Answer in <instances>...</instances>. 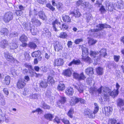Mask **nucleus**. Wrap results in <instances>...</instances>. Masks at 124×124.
I'll list each match as a JSON object with an SVG mask.
<instances>
[{"instance_id": "nucleus-1", "label": "nucleus", "mask_w": 124, "mask_h": 124, "mask_svg": "<svg viewBox=\"0 0 124 124\" xmlns=\"http://www.w3.org/2000/svg\"><path fill=\"white\" fill-rule=\"evenodd\" d=\"M70 101V104L71 106L74 105L79 102L81 103L84 104L85 102V100L81 98H78L75 96L71 98Z\"/></svg>"}, {"instance_id": "nucleus-2", "label": "nucleus", "mask_w": 124, "mask_h": 124, "mask_svg": "<svg viewBox=\"0 0 124 124\" xmlns=\"http://www.w3.org/2000/svg\"><path fill=\"white\" fill-rule=\"evenodd\" d=\"M96 27L97 28L91 30V31L93 32H98L102 30L105 28H111L110 26L106 24H99L98 25H97Z\"/></svg>"}, {"instance_id": "nucleus-3", "label": "nucleus", "mask_w": 124, "mask_h": 124, "mask_svg": "<svg viewBox=\"0 0 124 124\" xmlns=\"http://www.w3.org/2000/svg\"><path fill=\"white\" fill-rule=\"evenodd\" d=\"M13 15L12 12H8L4 14L3 20L5 22L8 23L13 19Z\"/></svg>"}, {"instance_id": "nucleus-4", "label": "nucleus", "mask_w": 124, "mask_h": 124, "mask_svg": "<svg viewBox=\"0 0 124 124\" xmlns=\"http://www.w3.org/2000/svg\"><path fill=\"white\" fill-rule=\"evenodd\" d=\"M54 44V50L55 51L58 52L62 50V46L61 43L59 41H56Z\"/></svg>"}, {"instance_id": "nucleus-5", "label": "nucleus", "mask_w": 124, "mask_h": 124, "mask_svg": "<svg viewBox=\"0 0 124 124\" xmlns=\"http://www.w3.org/2000/svg\"><path fill=\"white\" fill-rule=\"evenodd\" d=\"M102 112L106 116L110 115L112 111V108L109 107H105L102 108Z\"/></svg>"}, {"instance_id": "nucleus-6", "label": "nucleus", "mask_w": 124, "mask_h": 124, "mask_svg": "<svg viewBox=\"0 0 124 124\" xmlns=\"http://www.w3.org/2000/svg\"><path fill=\"white\" fill-rule=\"evenodd\" d=\"M54 31H57V28L60 27L61 26V23L58 20L56 19L52 23Z\"/></svg>"}, {"instance_id": "nucleus-7", "label": "nucleus", "mask_w": 124, "mask_h": 124, "mask_svg": "<svg viewBox=\"0 0 124 124\" xmlns=\"http://www.w3.org/2000/svg\"><path fill=\"white\" fill-rule=\"evenodd\" d=\"M18 46L17 40H13L10 43L9 48L11 49H16Z\"/></svg>"}, {"instance_id": "nucleus-8", "label": "nucleus", "mask_w": 124, "mask_h": 124, "mask_svg": "<svg viewBox=\"0 0 124 124\" xmlns=\"http://www.w3.org/2000/svg\"><path fill=\"white\" fill-rule=\"evenodd\" d=\"M41 52L39 51H35L33 52L31 54L32 56L33 57H37L39 61H41L42 57L40 55Z\"/></svg>"}, {"instance_id": "nucleus-9", "label": "nucleus", "mask_w": 124, "mask_h": 124, "mask_svg": "<svg viewBox=\"0 0 124 124\" xmlns=\"http://www.w3.org/2000/svg\"><path fill=\"white\" fill-rule=\"evenodd\" d=\"M117 106L120 108L121 110L123 111L124 110V108L122 107L124 105V100L120 98L118 99L116 101Z\"/></svg>"}, {"instance_id": "nucleus-10", "label": "nucleus", "mask_w": 124, "mask_h": 124, "mask_svg": "<svg viewBox=\"0 0 124 124\" xmlns=\"http://www.w3.org/2000/svg\"><path fill=\"white\" fill-rule=\"evenodd\" d=\"M25 80L23 79H19L17 82V86L19 89H22L23 88L26 84Z\"/></svg>"}, {"instance_id": "nucleus-11", "label": "nucleus", "mask_w": 124, "mask_h": 124, "mask_svg": "<svg viewBox=\"0 0 124 124\" xmlns=\"http://www.w3.org/2000/svg\"><path fill=\"white\" fill-rule=\"evenodd\" d=\"M31 22L34 25L37 27L40 26L41 23L40 21L35 18H33L31 19Z\"/></svg>"}, {"instance_id": "nucleus-12", "label": "nucleus", "mask_w": 124, "mask_h": 124, "mask_svg": "<svg viewBox=\"0 0 124 124\" xmlns=\"http://www.w3.org/2000/svg\"><path fill=\"white\" fill-rule=\"evenodd\" d=\"M73 86L74 88L77 89L79 93H83L84 90V86L83 85L80 84L77 86L76 85H74Z\"/></svg>"}, {"instance_id": "nucleus-13", "label": "nucleus", "mask_w": 124, "mask_h": 124, "mask_svg": "<svg viewBox=\"0 0 124 124\" xmlns=\"http://www.w3.org/2000/svg\"><path fill=\"white\" fill-rule=\"evenodd\" d=\"M84 113L85 115H88L89 118H93L95 117V115L89 109H85Z\"/></svg>"}, {"instance_id": "nucleus-14", "label": "nucleus", "mask_w": 124, "mask_h": 124, "mask_svg": "<svg viewBox=\"0 0 124 124\" xmlns=\"http://www.w3.org/2000/svg\"><path fill=\"white\" fill-rule=\"evenodd\" d=\"M8 43L6 40L3 39L0 42V47L3 48H5L8 45Z\"/></svg>"}, {"instance_id": "nucleus-15", "label": "nucleus", "mask_w": 124, "mask_h": 124, "mask_svg": "<svg viewBox=\"0 0 124 124\" xmlns=\"http://www.w3.org/2000/svg\"><path fill=\"white\" fill-rule=\"evenodd\" d=\"M4 56L7 60L8 61L11 62L14 60V58L8 52L5 53Z\"/></svg>"}, {"instance_id": "nucleus-16", "label": "nucleus", "mask_w": 124, "mask_h": 124, "mask_svg": "<svg viewBox=\"0 0 124 124\" xmlns=\"http://www.w3.org/2000/svg\"><path fill=\"white\" fill-rule=\"evenodd\" d=\"M64 62L63 60L61 58L57 59L54 60L55 66H59L62 65Z\"/></svg>"}, {"instance_id": "nucleus-17", "label": "nucleus", "mask_w": 124, "mask_h": 124, "mask_svg": "<svg viewBox=\"0 0 124 124\" xmlns=\"http://www.w3.org/2000/svg\"><path fill=\"white\" fill-rule=\"evenodd\" d=\"M66 101V97H61L60 99L57 102V105L59 107L61 105L64 104Z\"/></svg>"}, {"instance_id": "nucleus-18", "label": "nucleus", "mask_w": 124, "mask_h": 124, "mask_svg": "<svg viewBox=\"0 0 124 124\" xmlns=\"http://www.w3.org/2000/svg\"><path fill=\"white\" fill-rule=\"evenodd\" d=\"M31 24L30 23H23L22 24V26L26 31H28L30 29Z\"/></svg>"}, {"instance_id": "nucleus-19", "label": "nucleus", "mask_w": 124, "mask_h": 124, "mask_svg": "<svg viewBox=\"0 0 124 124\" xmlns=\"http://www.w3.org/2000/svg\"><path fill=\"white\" fill-rule=\"evenodd\" d=\"M75 11L73 12H71L70 14H72L73 16H74L75 17H78L80 16L81 14L79 12V9L77 8L76 10L75 9Z\"/></svg>"}, {"instance_id": "nucleus-20", "label": "nucleus", "mask_w": 124, "mask_h": 124, "mask_svg": "<svg viewBox=\"0 0 124 124\" xmlns=\"http://www.w3.org/2000/svg\"><path fill=\"white\" fill-rule=\"evenodd\" d=\"M38 14V13L37 10L34 9L32 11L30 10L29 14V16L30 17L35 18V16H37Z\"/></svg>"}, {"instance_id": "nucleus-21", "label": "nucleus", "mask_w": 124, "mask_h": 124, "mask_svg": "<svg viewBox=\"0 0 124 124\" xmlns=\"http://www.w3.org/2000/svg\"><path fill=\"white\" fill-rule=\"evenodd\" d=\"M81 48L82 51V56L84 57V55H87L88 54V49L87 48H86L84 46L82 45Z\"/></svg>"}, {"instance_id": "nucleus-22", "label": "nucleus", "mask_w": 124, "mask_h": 124, "mask_svg": "<svg viewBox=\"0 0 124 124\" xmlns=\"http://www.w3.org/2000/svg\"><path fill=\"white\" fill-rule=\"evenodd\" d=\"M85 72L87 74L89 75L94 74L93 68L90 67H88L85 70Z\"/></svg>"}, {"instance_id": "nucleus-23", "label": "nucleus", "mask_w": 124, "mask_h": 124, "mask_svg": "<svg viewBox=\"0 0 124 124\" xmlns=\"http://www.w3.org/2000/svg\"><path fill=\"white\" fill-rule=\"evenodd\" d=\"M62 19L64 22H66L69 24L71 22V19L68 16L65 15L62 17Z\"/></svg>"}, {"instance_id": "nucleus-24", "label": "nucleus", "mask_w": 124, "mask_h": 124, "mask_svg": "<svg viewBox=\"0 0 124 124\" xmlns=\"http://www.w3.org/2000/svg\"><path fill=\"white\" fill-rule=\"evenodd\" d=\"M38 14L39 17L40 19L43 20H44L45 19L46 16L44 12L43 11H39L38 12Z\"/></svg>"}, {"instance_id": "nucleus-25", "label": "nucleus", "mask_w": 124, "mask_h": 124, "mask_svg": "<svg viewBox=\"0 0 124 124\" xmlns=\"http://www.w3.org/2000/svg\"><path fill=\"white\" fill-rule=\"evenodd\" d=\"M74 91L73 89L71 88H67L65 91L67 94L68 95H72L74 93Z\"/></svg>"}, {"instance_id": "nucleus-26", "label": "nucleus", "mask_w": 124, "mask_h": 124, "mask_svg": "<svg viewBox=\"0 0 124 124\" xmlns=\"http://www.w3.org/2000/svg\"><path fill=\"white\" fill-rule=\"evenodd\" d=\"M19 40L22 43H25L27 41L28 38L24 35H22L19 38Z\"/></svg>"}, {"instance_id": "nucleus-27", "label": "nucleus", "mask_w": 124, "mask_h": 124, "mask_svg": "<svg viewBox=\"0 0 124 124\" xmlns=\"http://www.w3.org/2000/svg\"><path fill=\"white\" fill-rule=\"evenodd\" d=\"M100 53V57H104L107 55L106 50L105 49H101L99 51Z\"/></svg>"}, {"instance_id": "nucleus-28", "label": "nucleus", "mask_w": 124, "mask_h": 124, "mask_svg": "<svg viewBox=\"0 0 124 124\" xmlns=\"http://www.w3.org/2000/svg\"><path fill=\"white\" fill-rule=\"evenodd\" d=\"M65 86L63 82H60L57 87V89L59 90L62 91L65 89Z\"/></svg>"}, {"instance_id": "nucleus-29", "label": "nucleus", "mask_w": 124, "mask_h": 124, "mask_svg": "<svg viewBox=\"0 0 124 124\" xmlns=\"http://www.w3.org/2000/svg\"><path fill=\"white\" fill-rule=\"evenodd\" d=\"M97 73L99 75H103V68L100 67H99L96 69Z\"/></svg>"}, {"instance_id": "nucleus-30", "label": "nucleus", "mask_w": 124, "mask_h": 124, "mask_svg": "<svg viewBox=\"0 0 124 124\" xmlns=\"http://www.w3.org/2000/svg\"><path fill=\"white\" fill-rule=\"evenodd\" d=\"M10 77L9 76H6L3 81V83L7 85H8L10 83Z\"/></svg>"}, {"instance_id": "nucleus-31", "label": "nucleus", "mask_w": 124, "mask_h": 124, "mask_svg": "<svg viewBox=\"0 0 124 124\" xmlns=\"http://www.w3.org/2000/svg\"><path fill=\"white\" fill-rule=\"evenodd\" d=\"M106 5L107 7V10H109L110 11H111L113 10V9L114 8V6L113 4L111 3H106Z\"/></svg>"}, {"instance_id": "nucleus-32", "label": "nucleus", "mask_w": 124, "mask_h": 124, "mask_svg": "<svg viewBox=\"0 0 124 124\" xmlns=\"http://www.w3.org/2000/svg\"><path fill=\"white\" fill-rule=\"evenodd\" d=\"M64 75L67 76H70L71 75V71L70 69L65 70L63 73Z\"/></svg>"}, {"instance_id": "nucleus-33", "label": "nucleus", "mask_w": 124, "mask_h": 124, "mask_svg": "<svg viewBox=\"0 0 124 124\" xmlns=\"http://www.w3.org/2000/svg\"><path fill=\"white\" fill-rule=\"evenodd\" d=\"M85 57V55H84V57L82 56V59L83 60L87 63H91L92 62L91 58L89 57Z\"/></svg>"}, {"instance_id": "nucleus-34", "label": "nucleus", "mask_w": 124, "mask_h": 124, "mask_svg": "<svg viewBox=\"0 0 124 124\" xmlns=\"http://www.w3.org/2000/svg\"><path fill=\"white\" fill-rule=\"evenodd\" d=\"M45 118L49 121H51L53 117V116L50 114H47L44 115Z\"/></svg>"}, {"instance_id": "nucleus-35", "label": "nucleus", "mask_w": 124, "mask_h": 124, "mask_svg": "<svg viewBox=\"0 0 124 124\" xmlns=\"http://www.w3.org/2000/svg\"><path fill=\"white\" fill-rule=\"evenodd\" d=\"M118 93V92L116 90H114L111 92L109 94L110 95L113 97L116 96Z\"/></svg>"}, {"instance_id": "nucleus-36", "label": "nucleus", "mask_w": 124, "mask_h": 124, "mask_svg": "<svg viewBox=\"0 0 124 124\" xmlns=\"http://www.w3.org/2000/svg\"><path fill=\"white\" fill-rule=\"evenodd\" d=\"M41 103L42 107L44 109H50V106L46 104L44 101H42Z\"/></svg>"}, {"instance_id": "nucleus-37", "label": "nucleus", "mask_w": 124, "mask_h": 124, "mask_svg": "<svg viewBox=\"0 0 124 124\" xmlns=\"http://www.w3.org/2000/svg\"><path fill=\"white\" fill-rule=\"evenodd\" d=\"M30 30L31 34L33 35H35L37 33V29L34 27H31Z\"/></svg>"}, {"instance_id": "nucleus-38", "label": "nucleus", "mask_w": 124, "mask_h": 124, "mask_svg": "<svg viewBox=\"0 0 124 124\" xmlns=\"http://www.w3.org/2000/svg\"><path fill=\"white\" fill-rule=\"evenodd\" d=\"M8 29L6 28H2L0 30V32L2 33V34H4L5 35H7L8 34Z\"/></svg>"}, {"instance_id": "nucleus-39", "label": "nucleus", "mask_w": 124, "mask_h": 124, "mask_svg": "<svg viewBox=\"0 0 124 124\" xmlns=\"http://www.w3.org/2000/svg\"><path fill=\"white\" fill-rule=\"evenodd\" d=\"M119 7L120 9H123L124 8V2L121 0L118 1V2Z\"/></svg>"}, {"instance_id": "nucleus-40", "label": "nucleus", "mask_w": 124, "mask_h": 124, "mask_svg": "<svg viewBox=\"0 0 124 124\" xmlns=\"http://www.w3.org/2000/svg\"><path fill=\"white\" fill-rule=\"evenodd\" d=\"M73 109L72 108H71L69 111L68 113V115L71 118L73 117Z\"/></svg>"}, {"instance_id": "nucleus-41", "label": "nucleus", "mask_w": 124, "mask_h": 124, "mask_svg": "<svg viewBox=\"0 0 124 124\" xmlns=\"http://www.w3.org/2000/svg\"><path fill=\"white\" fill-rule=\"evenodd\" d=\"M94 105H95L93 113H94L95 115V114H96L98 111L99 109V108L97 103H94Z\"/></svg>"}, {"instance_id": "nucleus-42", "label": "nucleus", "mask_w": 124, "mask_h": 124, "mask_svg": "<svg viewBox=\"0 0 124 124\" xmlns=\"http://www.w3.org/2000/svg\"><path fill=\"white\" fill-rule=\"evenodd\" d=\"M67 34L65 32H62L60 34L59 37L61 38L65 39L67 37Z\"/></svg>"}, {"instance_id": "nucleus-43", "label": "nucleus", "mask_w": 124, "mask_h": 124, "mask_svg": "<svg viewBox=\"0 0 124 124\" xmlns=\"http://www.w3.org/2000/svg\"><path fill=\"white\" fill-rule=\"evenodd\" d=\"M54 80L52 77L50 76H49L48 77L47 79V82L48 83H51L52 84L54 83Z\"/></svg>"}, {"instance_id": "nucleus-44", "label": "nucleus", "mask_w": 124, "mask_h": 124, "mask_svg": "<svg viewBox=\"0 0 124 124\" xmlns=\"http://www.w3.org/2000/svg\"><path fill=\"white\" fill-rule=\"evenodd\" d=\"M29 47L31 48H35L37 46L33 42H31L28 44Z\"/></svg>"}, {"instance_id": "nucleus-45", "label": "nucleus", "mask_w": 124, "mask_h": 124, "mask_svg": "<svg viewBox=\"0 0 124 124\" xmlns=\"http://www.w3.org/2000/svg\"><path fill=\"white\" fill-rule=\"evenodd\" d=\"M39 96V94H31L30 96V97L31 98H32L34 99H38V98Z\"/></svg>"}, {"instance_id": "nucleus-46", "label": "nucleus", "mask_w": 124, "mask_h": 124, "mask_svg": "<svg viewBox=\"0 0 124 124\" xmlns=\"http://www.w3.org/2000/svg\"><path fill=\"white\" fill-rule=\"evenodd\" d=\"M117 122L116 120L114 118L109 119L108 124H115Z\"/></svg>"}, {"instance_id": "nucleus-47", "label": "nucleus", "mask_w": 124, "mask_h": 124, "mask_svg": "<svg viewBox=\"0 0 124 124\" xmlns=\"http://www.w3.org/2000/svg\"><path fill=\"white\" fill-rule=\"evenodd\" d=\"M102 90L105 93H109L110 92L111 90L108 87H103Z\"/></svg>"}, {"instance_id": "nucleus-48", "label": "nucleus", "mask_w": 124, "mask_h": 124, "mask_svg": "<svg viewBox=\"0 0 124 124\" xmlns=\"http://www.w3.org/2000/svg\"><path fill=\"white\" fill-rule=\"evenodd\" d=\"M93 81V79L91 77H89L86 79V82L87 84L89 85L91 84Z\"/></svg>"}, {"instance_id": "nucleus-49", "label": "nucleus", "mask_w": 124, "mask_h": 124, "mask_svg": "<svg viewBox=\"0 0 124 124\" xmlns=\"http://www.w3.org/2000/svg\"><path fill=\"white\" fill-rule=\"evenodd\" d=\"M86 77L84 75L83 73L82 72L79 75L78 80H84Z\"/></svg>"}, {"instance_id": "nucleus-50", "label": "nucleus", "mask_w": 124, "mask_h": 124, "mask_svg": "<svg viewBox=\"0 0 124 124\" xmlns=\"http://www.w3.org/2000/svg\"><path fill=\"white\" fill-rule=\"evenodd\" d=\"M47 85L45 82L42 81L40 84V86L43 88H46V87Z\"/></svg>"}, {"instance_id": "nucleus-51", "label": "nucleus", "mask_w": 124, "mask_h": 124, "mask_svg": "<svg viewBox=\"0 0 124 124\" xmlns=\"http://www.w3.org/2000/svg\"><path fill=\"white\" fill-rule=\"evenodd\" d=\"M89 5V2H83L82 6L84 8H87Z\"/></svg>"}, {"instance_id": "nucleus-52", "label": "nucleus", "mask_w": 124, "mask_h": 124, "mask_svg": "<svg viewBox=\"0 0 124 124\" xmlns=\"http://www.w3.org/2000/svg\"><path fill=\"white\" fill-rule=\"evenodd\" d=\"M97 54V53L96 52L91 51L90 54L91 57L94 58L96 56Z\"/></svg>"}, {"instance_id": "nucleus-53", "label": "nucleus", "mask_w": 124, "mask_h": 124, "mask_svg": "<svg viewBox=\"0 0 124 124\" xmlns=\"http://www.w3.org/2000/svg\"><path fill=\"white\" fill-rule=\"evenodd\" d=\"M97 41L96 40L93 39H90L88 41L89 44L90 45H93Z\"/></svg>"}, {"instance_id": "nucleus-54", "label": "nucleus", "mask_w": 124, "mask_h": 124, "mask_svg": "<svg viewBox=\"0 0 124 124\" xmlns=\"http://www.w3.org/2000/svg\"><path fill=\"white\" fill-rule=\"evenodd\" d=\"M24 54L25 58L26 60H29L30 59L29 54L26 52H24Z\"/></svg>"}, {"instance_id": "nucleus-55", "label": "nucleus", "mask_w": 124, "mask_h": 124, "mask_svg": "<svg viewBox=\"0 0 124 124\" xmlns=\"http://www.w3.org/2000/svg\"><path fill=\"white\" fill-rule=\"evenodd\" d=\"M46 6L53 11L55 10V8L52 6L50 4H47Z\"/></svg>"}, {"instance_id": "nucleus-56", "label": "nucleus", "mask_w": 124, "mask_h": 124, "mask_svg": "<svg viewBox=\"0 0 124 124\" xmlns=\"http://www.w3.org/2000/svg\"><path fill=\"white\" fill-rule=\"evenodd\" d=\"M103 98L104 99V101H106L109 99V96L106 93H104L103 96Z\"/></svg>"}, {"instance_id": "nucleus-57", "label": "nucleus", "mask_w": 124, "mask_h": 124, "mask_svg": "<svg viewBox=\"0 0 124 124\" xmlns=\"http://www.w3.org/2000/svg\"><path fill=\"white\" fill-rule=\"evenodd\" d=\"M23 13V11H21L19 10H16L15 11V13L16 15L18 16H21L22 14Z\"/></svg>"}, {"instance_id": "nucleus-58", "label": "nucleus", "mask_w": 124, "mask_h": 124, "mask_svg": "<svg viewBox=\"0 0 124 124\" xmlns=\"http://www.w3.org/2000/svg\"><path fill=\"white\" fill-rule=\"evenodd\" d=\"M79 75L76 72H74L73 73V76L74 78L76 79L79 80Z\"/></svg>"}, {"instance_id": "nucleus-59", "label": "nucleus", "mask_w": 124, "mask_h": 124, "mask_svg": "<svg viewBox=\"0 0 124 124\" xmlns=\"http://www.w3.org/2000/svg\"><path fill=\"white\" fill-rule=\"evenodd\" d=\"M97 90V89L95 88L92 87L90 88L89 92L93 94V92H96Z\"/></svg>"}, {"instance_id": "nucleus-60", "label": "nucleus", "mask_w": 124, "mask_h": 124, "mask_svg": "<svg viewBox=\"0 0 124 124\" xmlns=\"http://www.w3.org/2000/svg\"><path fill=\"white\" fill-rule=\"evenodd\" d=\"M40 70L43 72H46L47 70V68L46 67L42 66L40 68Z\"/></svg>"}, {"instance_id": "nucleus-61", "label": "nucleus", "mask_w": 124, "mask_h": 124, "mask_svg": "<svg viewBox=\"0 0 124 124\" xmlns=\"http://www.w3.org/2000/svg\"><path fill=\"white\" fill-rule=\"evenodd\" d=\"M18 7L19 9V10L21 11L24 10L25 9V7L21 5H19Z\"/></svg>"}, {"instance_id": "nucleus-62", "label": "nucleus", "mask_w": 124, "mask_h": 124, "mask_svg": "<svg viewBox=\"0 0 124 124\" xmlns=\"http://www.w3.org/2000/svg\"><path fill=\"white\" fill-rule=\"evenodd\" d=\"M83 41V39H77L75 40L74 42L76 44H78Z\"/></svg>"}, {"instance_id": "nucleus-63", "label": "nucleus", "mask_w": 124, "mask_h": 124, "mask_svg": "<svg viewBox=\"0 0 124 124\" xmlns=\"http://www.w3.org/2000/svg\"><path fill=\"white\" fill-rule=\"evenodd\" d=\"M37 2L40 4H44L46 3V0H37Z\"/></svg>"}, {"instance_id": "nucleus-64", "label": "nucleus", "mask_w": 124, "mask_h": 124, "mask_svg": "<svg viewBox=\"0 0 124 124\" xmlns=\"http://www.w3.org/2000/svg\"><path fill=\"white\" fill-rule=\"evenodd\" d=\"M18 34L16 32H15L14 33H12L9 34V36L10 37H15L17 36Z\"/></svg>"}]
</instances>
